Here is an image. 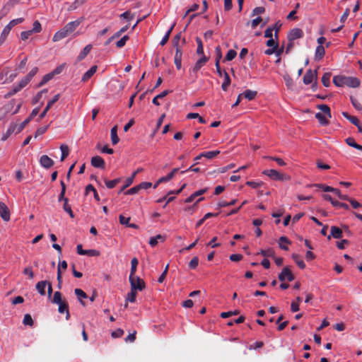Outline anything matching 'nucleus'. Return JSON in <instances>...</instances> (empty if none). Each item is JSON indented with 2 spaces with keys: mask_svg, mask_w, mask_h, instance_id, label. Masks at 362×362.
Returning <instances> with one entry per match:
<instances>
[{
  "mask_svg": "<svg viewBox=\"0 0 362 362\" xmlns=\"http://www.w3.org/2000/svg\"><path fill=\"white\" fill-rule=\"evenodd\" d=\"M48 129V126L41 127L35 132V137L44 134Z\"/></svg>",
  "mask_w": 362,
  "mask_h": 362,
  "instance_id": "nucleus-62",
  "label": "nucleus"
},
{
  "mask_svg": "<svg viewBox=\"0 0 362 362\" xmlns=\"http://www.w3.org/2000/svg\"><path fill=\"white\" fill-rule=\"evenodd\" d=\"M243 96L247 99L248 100H252L255 98L257 95V92L256 90H246L243 93Z\"/></svg>",
  "mask_w": 362,
  "mask_h": 362,
  "instance_id": "nucleus-27",
  "label": "nucleus"
},
{
  "mask_svg": "<svg viewBox=\"0 0 362 362\" xmlns=\"http://www.w3.org/2000/svg\"><path fill=\"white\" fill-rule=\"evenodd\" d=\"M117 127L115 126L111 129V141L113 145H116L119 143V139L117 136Z\"/></svg>",
  "mask_w": 362,
  "mask_h": 362,
  "instance_id": "nucleus-25",
  "label": "nucleus"
},
{
  "mask_svg": "<svg viewBox=\"0 0 362 362\" xmlns=\"http://www.w3.org/2000/svg\"><path fill=\"white\" fill-rule=\"evenodd\" d=\"M131 288L142 291L145 288V282L140 277L134 276L129 277Z\"/></svg>",
  "mask_w": 362,
  "mask_h": 362,
  "instance_id": "nucleus-2",
  "label": "nucleus"
},
{
  "mask_svg": "<svg viewBox=\"0 0 362 362\" xmlns=\"http://www.w3.org/2000/svg\"><path fill=\"white\" fill-rule=\"evenodd\" d=\"M236 202V199H233L231 202H228L226 201H221L218 203V206L220 208L234 205Z\"/></svg>",
  "mask_w": 362,
  "mask_h": 362,
  "instance_id": "nucleus-57",
  "label": "nucleus"
},
{
  "mask_svg": "<svg viewBox=\"0 0 362 362\" xmlns=\"http://www.w3.org/2000/svg\"><path fill=\"white\" fill-rule=\"evenodd\" d=\"M220 153V151H207V152H203L201 153V156H203L207 159H213L216 156H218Z\"/></svg>",
  "mask_w": 362,
  "mask_h": 362,
  "instance_id": "nucleus-32",
  "label": "nucleus"
},
{
  "mask_svg": "<svg viewBox=\"0 0 362 362\" xmlns=\"http://www.w3.org/2000/svg\"><path fill=\"white\" fill-rule=\"evenodd\" d=\"M279 279L281 281H284L286 279L292 281L294 280V275L288 267H284L279 274Z\"/></svg>",
  "mask_w": 362,
  "mask_h": 362,
  "instance_id": "nucleus-3",
  "label": "nucleus"
},
{
  "mask_svg": "<svg viewBox=\"0 0 362 362\" xmlns=\"http://www.w3.org/2000/svg\"><path fill=\"white\" fill-rule=\"evenodd\" d=\"M11 30V29L8 25H6L4 27V28L3 29V30H2L1 33V35H0V46L6 40V39L8 35L9 34Z\"/></svg>",
  "mask_w": 362,
  "mask_h": 362,
  "instance_id": "nucleus-28",
  "label": "nucleus"
},
{
  "mask_svg": "<svg viewBox=\"0 0 362 362\" xmlns=\"http://www.w3.org/2000/svg\"><path fill=\"white\" fill-rule=\"evenodd\" d=\"M292 258L293 259V260L296 262V263L297 264V265L302 269H305V262L300 259V257L297 254H293L292 255Z\"/></svg>",
  "mask_w": 362,
  "mask_h": 362,
  "instance_id": "nucleus-39",
  "label": "nucleus"
},
{
  "mask_svg": "<svg viewBox=\"0 0 362 362\" xmlns=\"http://www.w3.org/2000/svg\"><path fill=\"white\" fill-rule=\"evenodd\" d=\"M209 60V58L203 55L197 62L195 63L192 71L197 73Z\"/></svg>",
  "mask_w": 362,
  "mask_h": 362,
  "instance_id": "nucleus-16",
  "label": "nucleus"
},
{
  "mask_svg": "<svg viewBox=\"0 0 362 362\" xmlns=\"http://www.w3.org/2000/svg\"><path fill=\"white\" fill-rule=\"evenodd\" d=\"M69 33L67 32L66 29L64 27L59 31H57L53 36L52 40L53 42H58L66 37H67Z\"/></svg>",
  "mask_w": 362,
  "mask_h": 362,
  "instance_id": "nucleus-12",
  "label": "nucleus"
},
{
  "mask_svg": "<svg viewBox=\"0 0 362 362\" xmlns=\"http://www.w3.org/2000/svg\"><path fill=\"white\" fill-rule=\"evenodd\" d=\"M97 69H98V67L95 65L91 66L90 69L83 75L81 81L83 82H86L87 81H88L93 76V75L96 72Z\"/></svg>",
  "mask_w": 362,
  "mask_h": 362,
  "instance_id": "nucleus-18",
  "label": "nucleus"
},
{
  "mask_svg": "<svg viewBox=\"0 0 362 362\" xmlns=\"http://www.w3.org/2000/svg\"><path fill=\"white\" fill-rule=\"evenodd\" d=\"M303 32L300 28H293L288 34L287 38L288 41H293L295 40L303 37Z\"/></svg>",
  "mask_w": 362,
  "mask_h": 362,
  "instance_id": "nucleus-7",
  "label": "nucleus"
},
{
  "mask_svg": "<svg viewBox=\"0 0 362 362\" xmlns=\"http://www.w3.org/2000/svg\"><path fill=\"white\" fill-rule=\"evenodd\" d=\"M331 234L327 236V239L330 240L332 238L339 239L343 236V230L337 226H331L330 228Z\"/></svg>",
  "mask_w": 362,
  "mask_h": 362,
  "instance_id": "nucleus-8",
  "label": "nucleus"
},
{
  "mask_svg": "<svg viewBox=\"0 0 362 362\" xmlns=\"http://www.w3.org/2000/svg\"><path fill=\"white\" fill-rule=\"evenodd\" d=\"M330 73H325L322 77V83L325 87H328L330 85Z\"/></svg>",
  "mask_w": 362,
  "mask_h": 362,
  "instance_id": "nucleus-46",
  "label": "nucleus"
},
{
  "mask_svg": "<svg viewBox=\"0 0 362 362\" xmlns=\"http://www.w3.org/2000/svg\"><path fill=\"white\" fill-rule=\"evenodd\" d=\"M53 77H54L53 74H52L51 72L45 75L42 77L41 81L39 83L37 86L38 87L42 86L43 85L47 83L49 80H51Z\"/></svg>",
  "mask_w": 362,
  "mask_h": 362,
  "instance_id": "nucleus-45",
  "label": "nucleus"
},
{
  "mask_svg": "<svg viewBox=\"0 0 362 362\" xmlns=\"http://www.w3.org/2000/svg\"><path fill=\"white\" fill-rule=\"evenodd\" d=\"M60 184L62 186V190H61L60 194H59L58 201L59 202L64 201V202H65V199H68L67 198L65 197L66 185H65L64 181H62V180L60 182Z\"/></svg>",
  "mask_w": 362,
  "mask_h": 362,
  "instance_id": "nucleus-37",
  "label": "nucleus"
},
{
  "mask_svg": "<svg viewBox=\"0 0 362 362\" xmlns=\"http://www.w3.org/2000/svg\"><path fill=\"white\" fill-rule=\"evenodd\" d=\"M313 186L322 189L324 192H333L334 187L330 186H327L322 184H315Z\"/></svg>",
  "mask_w": 362,
  "mask_h": 362,
  "instance_id": "nucleus-52",
  "label": "nucleus"
},
{
  "mask_svg": "<svg viewBox=\"0 0 362 362\" xmlns=\"http://www.w3.org/2000/svg\"><path fill=\"white\" fill-rule=\"evenodd\" d=\"M41 30H42L41 24L40 23V22L38 21H35L33 23V28L30 30L33 31V33H40L41 31Z\"/></svg>",
  "mask_w": 362,
  "mask_h": 362,
  "instance_id": "nucleus-59",
  "label": "nucleus"
},
{
  "mask_svg": "<svg viewBox=\"0 0 362 362\" xmlns=\"http://www.w3.org/2000/svg\"><path fill=\"white\" fill-rule=\"evenodd\" d=\"M136 294H137L136 290L131 288V292L127 294V296L126 298L127 301H129L131 303L135 302L136 298Z\"/></svg>",
  "mask_w": 362,
  "mask_h": 362,
  "instance_id": "nucleus-44",
  "label": "nucleus"
},
{
  "mask_svg": "<svg viewBox=\"0 0 362 362\" xmlns=\"http://www.w3.org/2000/svg\"><path fill=\"white\" fill-rule=\"evenodd\" d=\"M40 163L43 168L49 169L54 165V161L47 155H43L40 158Z\"/></svg>",
  "mask_w": 362,
  "mask_h": 362,
  "instance_id": "nucleus-10",
  "label": "nucleus"
},
{
  "mask_svg": "<svg viewBox=\"0 0 362 362\" xmlns=\"http://www.w3.org/2000/svg\"><path fill=\"white\" fill-rule=\"evenodd\" d=\"M60 149L62 151L61 161H63L68 156L69 153V149L68 146L64 144H62L60 146Z\"/></svg>",
  "mask_w": 362,
  "mask_h": 362,
  "instance_id": "nucleus-41",
  "label": "nucleus"
},
{
  "mask_svg": "<svg viewBox=\"0 0 362 362\" xmlns=\"http://www.w3.org/2000/svg\"><path fill=\"white\" fill-rule=\"evenodd\" d=\"M182 51L181 48H177L175 50L174 62L177 69H180L182 67Z\"/></svg>",
  "mask_w": 362,
  "mask_h": 362,
  "instance_id": "nucleus-14",
  "label": "nucleus"
},
{
  "mask_svg": "<svg viewBox=\"0 0 362 362\" xmlns=\"http://www.w3.org/2000/svg\"><path fill=\"white\" fill-rule=\"evenodd\" d=\"M350 100L355 109L357 110H362V104L356 98L351 96Z\"/></svg>",
  "mask_w": 362,
  "mask_h": 362,
  "instance_id": "nucleus-47",
  "label": "nucleus"
},
{
  "mask_svg": "<svg viewBox=\"0 0 362 362\" xmlns=\"http://www.w3.org/2000/svg\"><path fill=\"white\" fill-rule=\"evenodd\" d=\"M51 301L54 304H59L63 302L62 293L60 291H55Z\"/></svg>",
  "mask_w": 362,
  "mask_h": 362,
  "instance_id": "nucleus-36",
  "label": "nucleus"
},
{
  "mask_svg": "<svg viewBox=\"0 0 362 362\" xmlns=\"http://www.w3.org/2000/svg\"><path fill=\"white\" fill-rule=\"evenodd\" d=\"M69 199H65V202L64 203L63 209L64 210L69 214L71 218H74V213L71 210V206L68 204Z\"/></svg>",
  "mask_w": 362,
  "mask_h": 362,
  "instance_id": "nucleus-49",
  "label": "nucleus"
},
{
  "mask_svg": "<svg viewBox=\"0 0 362 362\" xmlns=\"http://www.w3.org/2000/svg\"><path fill=\"white\" fill-rule=\"evenodd\" d=\"M165 240V236L159 234L154 237H151L149 240L148 243L151 247H154L158 245V242L163 243Z\"/></svg>",
  "mask_w": 362,
  "mask_h": 362,
  "instance_id": "nucleus-15",
  "label": "nucleus"
},
{
  "mask_svg": "<svg viewBox=\"0 0 362 362\" xmlns=\"http://www.w3.org/2000/svg\"><path fill=\"white\" fill-rule=\"evenodd\" d=\"M121 178L119 177V178H116L115 180H105V185L106 187L108 188V189H112L114 188L116 185H117L118 183H119L121 182Z\"/></svg>",
  "mask_w": 362,
  "mask_h": 362,
  "instance_id": "nucleus-33",
  "label": "nucleus"
},
{
  "mask_svg": "<svg viewBox=\"0 0 362 362\" xmlns=\"http://www.w3.org/2000/svg\"><path fill=\"white\" fill-rule=\"evenodd\" d=\"M47 284V281H41L37 283L35 288L37 292L41 296H45L46 294L45 288Z\"/></svg>",
  "mask_w": 362,
  "mask_h": 362,
  "instance_id": "nucleus-20",
  "label": "nucleus"
},
{
  "mask_svg": "<svg viewBox=\"0 0 362 362\" xmlns=\"http://www.w3.org/2000/svg\"><path fill=\"white\" fill-rule=\"evenodd\" d=\"M24 21L23 18H18L11 21L7 25L11 29L15 25L20 24Z\"/></svg>",
  "mask_w": 362,
  "mask_h": 362,
  "instance_id": "nucleus-51",
  "label": "nucleus"
},
{
  "mask_svg": "<svg viewBox=\"0 0 362 362\" xmlns=\"http://www.w3.org/2000/svg\"><path fill=\"white\" fill-rule=\"evenodd\" d=\"M91 165L95 167V168H105V160H103V158H101L100 156H93L92 158H91Z\"/></svg>",
  "mask_w": 362,
  "mask_h": 362,
  "instance_id": "nucleus-11",
  "label": "nucleus"
},
{
  "mask_svg": "<svg viewBox=\"0 0 362 362\" xmlns=\"http://www.w3.org/2000/svg\"><path fill=\"white\" fill-rule=\"evenodd\" d=\"M33 35V31L27 30V31H23L21 33V39L22 40H25L29 38L30 35Z\"/></svg>",
  "mask_w": 362,
  "mask_h": 362,
  "instance_id": "nucleus-63",
  "label": "nucleus"
},
{
  "mask_svg": "<svg viewBox=\"0 0 362 362\" xmlns=\"http://www.w3.org/2000/svg\"><path fill=\"white\" fill-rule=\"evenodd\" d=\"M196 42L197 43V53L199 55H204V47H203V43L202 42V40L197 37Z\"/></svg>",
  "mask_w": 362,
  "mask_h": 362,
  "instance_id": "nucleus-43",
  "label": "nucleus"
},
{
  "mask_svg": "<svg viewBox=\"0 0 362 362\" xmlns=\"http://www.w3.org/2000/svg\"><path fill=\"white\" fill-rule=\"evenodd\" d=\"M258 254H260L262 256L267 257H274L275 255V252L273 249L269 248L267 250H261Z\"/></svg>",
  "mask_w": 362,
  "mask_h": 362,
  "instance_id": "nucleus-38",
  "label": "nucleus"
},
{
  "mask_svg": "<svg viewBox=\"0 0 362 362\" xmlns=\"http://www.w3.org/2000/svg\"><path fill=\"white\" fill-rule=\"evenodd\" d=\"M180 38H181V33H179L178 34H177L174 38H173V46L175 47V50L177 49V48H181L180 46H179V42L180 40Z\"/></svg>",
  "mask_w": 362,
  "mask_h": 362,
  "instance_id": "nucleus-58",
  "label": "nucleus"
},
{
  "mask_svg": "<svg viewBox=\"0 0 362 362\" xmlns=\"http://www.w3.org/2000/svg\"><path fill=\"white\" fill-rule=\"evenodd\" d=\"M129 37L128 35L123 36L119 40H118L116 42V46L118 48L123 47L125 45L127 41L129 40Z\"/></svg>",
  "mask_w": 362,
  "mask_h": 362,
  "instance_id": "nucleus-50",
  "label": "nucleus"
},
{
  "mask_svg": "<svg viewBox=\"0 0 362 362\" xmlns=\"http://www.w3.org/2000/svg\"><path fill=\"white\" fill-rule=\"evenodd\" d=\"M57 305H59L58 312L59 313H64L66 312V310H69V305H68V303L65 300L63 302H62Z\"/></svg>",
  "mask_w": 362,
  "mask_h": 362,
  "instance_id": "nucleus-42",
  "label": "nucleus"
},
{
  "mask_svg": "<svg viewBox=\"0 0 362 362\" xmlns=\"http://www.w3.org/2000/svg\"><path fill=\"white\" fill-rule=\"evenodd\" d=\"M29 82L30 81L25 76L19 81L16 86H14L19 92L21 89L25 87Z\"/></svg>",
  "mask_w": 362,
  "mask_h": 362,
  "instance_id": "nucleus-40",
  "label": "nucleus"
},
{
  "mask_svg": "<svg viewBox=\"0 0 362 362\" xmlns=\"http://www.w3.org/2000/svg\"><path fill=\"white\" fill-rule=\"evenodd\" d=\"M23 323L25 325L33 326V320L30 314H25L23 317Z\"/></svg>",
  "mask_w": 362,
  "mask_h": 362,
  "instance_id": "nucleus-48",
  "label": "nucleus"
},
{
  "mask_svg": "<svg viewBox=\"0 0 362 362\" xmlns=\"http://www.w3.org/2000/svg\"><path fill=\"white\" fill-rule=\"evenodd\" d=\"M91 49H92V45H86L83 49V50L80 52L78 56L77 57V61L79 62V61L83 60L88 54V53L91 50Z\"/></svg>",
  "mask_w": 362,
  "mask_h": 362,
  "instance_id": "nucleus-24",
  "label": "nucleus"
},
{
  "mask_svg": "<svg viewBox=\"0 0 362 362\" xmlns=\"http://www.w3.org/2000/svg\"><path fill=\"white\" fill-rule=\"evenodd\" d=\"M263 174L269 177L273 180H284V175L276 170H265L263 171Z\"/></svg>",
  "mask_w": 362,
  "mask_h": 362,
  "instance_id": "nucleus-4",
  "label": "nucleus"
},
{
  "mask_svg": "<svg viewBox=\"0 0 362 362\" xmlns=\"http://www.w3.org/2000/svg\"><path fill=\"white\" fill-rule=\"evenodd\" d=\"M207 191L206 188L202 189L192 194L188 198L185 199V203L192 202L197 197L202 196Z\"/></svg>",
  "mask_w": 362,
  "mask_h": 362,
  "instance_id": "nucleus-19",
  "label": "nucleus"
},
{
  "mask_svg": "<svg viewBox=\"0 0 362 362\" xmlns=\"http://www.w3.org/2000/svg\"><path fill=\"white\" fill-rule=\"evenodd\" d=\"M10 7L11 4L9 3H7L0 11V16L3 18L6 16L7 13L9 12Z\"/></svg>",
  "mask_w": 362,
  "mask_h": 362,
  "instance_id": "nucleus-56",
  "label": "nucleus"
},
{
  "mask_svg": "<svg viewBox=\"0 0 362 362\" xmlns=\"http://www.w3.org/2000/svg\"><path fill=\"white\" fill-rule=\"evenodd\" d=\"M325 54V47L322 45H318L315 49V59L319 61L323 58Z\"/></svg>",
  "mask_w": 362,
  "mask_h": 362,
  "instance_id": "nucleus-21",
  "label": "nucleus"
},
{
  "mask_svg": "<svg viewBox=\"0 0 362 362\" xmlns=\"http://www.w3.org/2000/svg\"><path fill=\"white\" fill-rule=\"evenodd\" d=\"M17 124L15 123H11L10 126L8 127L6 132L3 134L1 137L2 141H6L13 133L16 132L17 131Z\"/></svg>",
  "mask_w": 362,
  "mask_h": 362,
  "instance_id": "nucleus-17",
  "label": "nucleus"
},
{
  "mask_svg": "<svg viewBox=\"0 0 362 362\" xmlns=\"http://www.w3.org/2000/svg\"><path fill=\"white\" fill-rule=\"evenodd\" d=\"M74 293H75L76 296H77L78 300L80 301L81 304L82 305L85 306L86 303L84 301H83L82 298H86L88 297L86 293L81 288H76L74 290Z\"/></svg>",
  "mask_w": 362,
  "mask_h": 362,
  "instance_id": "nucleus-22",
  "label": "nucleus"
},
{
  "mask_svg": "<svg viewBox=\"0 0 362 362\" xmlns=\"http://www.w3.org/2000/svg\"><path fill=\"white\" fill-rule=\"evenodd\" d=\"M139 189H147L152 186V183L150 182H143L138 185Z\"/></svg>",
  "mask_w": 362,
  "mask_h": 362,
  "instance_id": "nucleus-64",
  "label": "nucleus"
},
{
  "mask_svg": "<svg viewBox=\"0 0 362 362\" xmlns=\"http://www.w3.org/2000/svg\"><path fill=\"white\" fill-rule=\"evenodd\" d=\"M0 216L4 221H8L11 217L9 209L2 202H0Z\"/></svg>",
  "mask_w": 362,
  "mask_h": 362,
  "instance_id": "nucleus-6",
  "label": "nucleus"
},
{
  "mask_svg": "<svg viewBox=\"0 0 362 362\" xmlns=\"http://www.w3.org/2000/svg\"><path fill=\"white\" fill-rule=\"evenodd\" d=\"M60 98V94L58 93L55 95L50 100L48 101L47 106L44 109V110L41 112L39 116V119H43L52 106L57 102Z\"/></svg>",
  "mask_w": 362,
  "mask_h": 362,
  "instance_id": "nucleus-5",
  "label": "nucleus"
},
{
  "mask_svg": "<svg viewBox=\"0 0 362 362\" xmlns=\"http://www.w3.org/2000/svg\"><path fill=\"white\" fill-rule=\"evenodd\" d=\"M139 187L138 185L136 186H134L133 187H132L131 189L127 190L124 194H127V195H130V194H135L136 193H138L139 192Z\"/></svg>",
  "mask_w": 362,
  "mask_h": 362,
  "instance_id": "nucleus-61",
  "label": "nucleus"
},
{
  "mask_svg": "<svg viewBox=\"0 0 362 362\" xmlns=\"http://www.w3.org/2000/svg\"><path fill=\"white\" fill-rule=\"evenodd\" d=\"M333 83L338 87L346 86L351 88H357L361 85V81L359 78L344 75L334 76L333 78Z\"/></svg>",
  "mask_w": 362,
  "mask_h": 362,
  "instance_id": "nucleus-1",
  "label": "nucleus"
},
{
  "mask_svg": "<svg viewBox=\"0 0 362 362\" xmlns=\"http://www.w3.org/2000/svg\"><path fill=\"white\" fill-rule=\"evenodd\" d=\"M291 242L288 240V238H286L285 236L280 237V238L279 240V247L286 251L288 250V247L286 244H291Z\"/></svg>",
  "mask_w": 362,
  "mask_h": 362,
  "instance_id": "nucleus-23",
  "label": "nucleus"
},
{
  "mask_svg": "<svg viewBox=\"0 0 362 362\" xmlns=\"http://www.w3.org/2000/svg\"><path fill=\"white\" fill-rule=\"evenodd\" d=\"M82 20L81 19H77L74 21H71L68 23L64 28L66 29L67 32L69 33H72L81 23Z\"/></svg>",
  "mask_w": 362,
  "mask_h": 362,
  "instance_id": "nucleus-13",
  "label": "nucleus"
},
{
  "mask_svg": "<svg viewBox=\"0 0 362 362\" xmlns=\"http://www.w3.org/2000/svg\"><path fill=\"white\" fill-rule=\"evenodd\" d=\"M38 68L34 67L33 68L30 72L25 76V77L30 81L33 76L37 73Z\"/></svg>",
  "mask_w": 362,
  "mask_h": 362,
  "instance_id": "nucleus-60",
  "label": "nucleus"
},
{
  "mask_svg": "<svg viewBox=\"0 0 362 362\" xmlns=\"http://www.w3.org/2000/svg\"><path fill=\"white\" fill-rule=\"evenodd\" d=\"M170 91L168 90H163L162 93H160V94L157 95L156 97L153 98V100H152V103L155 105H160V103L158 102V99H161V98H165Z\"/></svg>",
  "mask_w": 362,
  "mask_h": 362,
  "instance_id": "nucleus-29",
  "label": "nucleus"
},
{
  "mask_svg": "<svg viewBox=\"0 0 362 362\" xmlns=\"http://www.w3.org/2000/svg\"><path fill=\"white\" fill-rule=\"evenodd\" d=\"M199 264V258L198 257H194L192 260L189 263V267L191 269H194L197 267Z\"/></svg>",
  "mask_w": 362,
  "mask_h": 362,
  "instance_id": "nucleus-53",
  "label": "nucleus"
},
{
  "mask_svg": "<svg viewBox=\"0 0 362 362\" xmlns=\"http://www.w3.org/2000/svg\"><path fill=\"white\" fill-rule=\"evenodd\" d=\"M237 55V52L233 49H230L228 53L226 54V56L225 57V59L227 61H231L233 60Z\"/></svg>",
  "mask_w": 362,
  "mask_h": 362,
  "instance_id": "nucleus-54",
  "label": "nucleus"
},
{
  "mask_svg": "<svg viewBox=\"0 0 362 362\" xmlns=\"http://www.w3.org/2000/svg\"><path fill=\"white\" fill-rule=\"evenodd\" d=\"M223 76H224V81L221 85V88L224 91H226L228 90V86H230V84L231 83V81H230V78L228 74L226 71H224Z\"/></svg>",
  "mask_w": 362,
  "mask_h": 362,
  "instance_id": "nucleus-30",
  "label": "nucleus"
},
{
  "mask_svg": "<svg viewBox=\"0 0 362 362\" xmlns=\"http://www.w3.org/2000/svg\"><path fill=\"white\" fill-rule=\"evenodd\" d=\"M136 175V172H134L133 174L125 180V184L120 189L119 192H118L119 194H120L122 192H123L126 188L129 187L133 183Z\"/></svg>",
  "mask_w": 362,
  "mask_h": 362,
  "instance_id": "nucleus-26",
  "label": "nucleus"
},
{
  "mask_svg": "<svg viewBox=\"0 0 362 362\" xmlns=\"http://www.w3.org/2000/svg\"><path fill=\"white\" fill-rule=\"evenodd\" d=\"M100 254V252L96 250H86L84 255H88L89 257H98Z\"/></svg>",
  "mask_w": 362,
  "mask_h": 362,
  "instance_id": "nucleus-55",
  "label": "nucleus"
},
{
  "mask_svg": "<svg viewBox=\"0 0 362 362\" xmlns=\"http://www.w3.org/2000/svg\"><path fill=\"white\" fill-rule=\"evenodd\" d=\"M139 261L137 258L134 257L131 261V271L129 276H134L136 272V267L138 266Z\"/></svg>",
  "mask_w": 362,
  "mask_h": 362,
  "instance_id": "nucleus-34",
  "label": "nucleus"
},
{
  "mask_svg": "<svg viewBox=\"0 0 362 362\" xmlns=\"http://www.w3.org/2000/svg\"><path fill=\"white\" fill-rule=\"evenodd\" d=\"M315 78H317V71H313L311 69H309L303 76V83L306 85L310 84Z\"/></svg>",
  "mask_w": 362,
  "mask_h": 362,
  "instance_id": "nucleus-9",
  "label": "nucleus"
},
{
  "mask_svg": "<svg viewBox=\"0 0 362 362\" xmlns=\"http://www.w3.org/2000/svg\"><path fill=\"white\" fill-rule=\"evenodd\" d=\"M317 109L320 110L322 112V114L324 113L325 115H327L328 117H331V110L328 105L325 104H321L318 105L317 106Z\"/></svg>",
  "mask_w": 362,
  "mask_h": 362,
  "instance_id": "nucleus-31",
  "label": "nucleus"
},
{
  "mask_svg": "<svg viewBox=\"0 0 362 362\" xmlns=\"http://www.w3.org/2000/svg\"><path fill=\"white\" fill-rule=\"evenodd\" d=\"M315 117L318 119L319 122L323 126L327 125L329 123V121L326 118V116L324 115L322 112H317L315 114Z\"/></svg>",
  "mask_w": 362,
  "mask_h": 362,
  "instance_id": "nucleus-35",
  "label": "nucleus"
}]
</instances>
